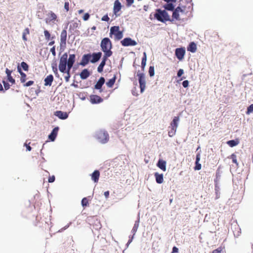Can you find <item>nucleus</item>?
<instances>
[{
    "instance_id": "nucleus-1",
    "label": "nucleus",
    "mask_w": 253,
    "mask_h": 253,
    "mask_svg": "<svg viewBox=\"0 0 253 253\" xmlns=\"http://www.w3.org/2000/svg\"><path fill=\"white\" fill-rule=\"evenodd\" d=\"M100 46L102 51L104 53V56L110 57L112 55L113 52L111 51L112 43L109 38H103L101 40Z\"/></svg>"
},
{
    "instance_id": "nucleus-2",
    "label": "nucleus",
    "mask_w": 253,
    "mask_h": 253,
    "mask_svg": "<svg viewBox=\"0 0 253 253\" xmlns=\"http://www.w3.org/2000/svg\"><path fill=\"white\" fill-rule=\"evenodd\" d=\"M154 17L158 21L162 22L170 20L169 14L165 10L157 9L154 14Z\"/></svg>"
},
{
    "instance_id": "nucleus-3",
    "label": "nucleus",
    "mask_w": 253,
    "mask_h": 253,
    "mask_svg": "<svg viewBox=\"0 0 253 253\" xmlns=\"http://www.w3.org/2000/svg\"><path fill=\"white\" fill-rule=\"evenodd\" d=\"M95 138L101 143H107L109 139L108 132L103 130L97 131L95 134Z\"/></svg>"
},
{
    "instance_id": "nucleus-4",
    "label": "nucleus",
    "mask_w": 253,
    "mask_h": 253,
    "mask_svg": "<svg viewBox=\"0 0 253 253\" xmlns=\"http://www.w3.org/2000/svg\"><path fill=\"white\" fill-rule=\"evenodd\" d=\"M114 35V39L116 41H119L123 37V33L122 31H120L119 26H113L110 28V32L109 36L112 38V35Z\"/></svg>"
},
{
    "instance_id": "nucleus-5",
    "label": "nucleus",
    "mask_w": 253,
    "mask_h": 253,
    "mask_svg": "<svg viewBox=\"0 0 253 253\" xmlns=\"http://www.w3.org/2000/svg\"><path fill=\"white\" fill-rule=\"evenodd\" d=\"M68 58V54L67 53H64L59 59V70L61 73H64L67 70V59Z\"/></svg>"
},
{
    "instance_id": "nucleus-6",
    "label": "nucleus",
    "mask_w": 253,
    "mask_h": 253,
    "mask_svg": "<svg viewBox=\"0 0 253 253\" xmlns=\"http://www.w3.org/2000/svg\"><path fill=\"white\" fill-rule=\"evenodd\" d=\"M137 76L138 77V82L140 85V92L142 93L146 87L145 75L143 73H137Z\"/></svg>"
},
{
    "instance_id": "nucleus-7",
    "label": "nucleus",
    "mask_w": 253,
    "mask_h": 253,
    "mask_svg": "<svg viewBox=\"0 0 253 253\" xmlns=\"http://www.w3.org/2000/svg\"><path fill=\"white\" fill-rule=\"evenodd\" d=\"M67 28L63 29L60 34V45L61 47H65L67 37Z\"/></svg>"
},
{
    "instance_id": "nucleus-8",
    "label": "nucleus",
    "mask_w": 253,
    "mask_h": 253,
    "mask_svg": "<svg viewBox=\"0 0 253 253\" xmlns=\"http://www.w3.org/2000/svg\"><path fill=\"white\" fill-rule=\"evenodd\" d=\"M121 43L124 46H134L137 44V42L132 40L130 38H126L121 41Z\"/></svg>"
},
{
    "instance_id": "nucleus-9",
    "label": "nucleus",
    "mask_w": 253,
    "mask_h": 253,
    "mask_svg": "<svg viewBox=\"0 0 253 253\" xmlns=\"http://www.w3.org/2000/svg\"><path fill=\"white\" fill-rule=\"evenodd\" d=\"M175 54L178 60H182L185 54V49L184 47L177 48L175 49Z\"/></svg>"
},
{
    "instance_id": "nucleus-10",
    "label": "nucleus",
    "mask_w": 253,
    "mask_h": 253,
    "mask_svg": "<svg viewBox=\"0 0 253 253\" xmlns=\"http://www.w3.org/2000/svg\"><path fill=\"white\" fill-rule=\"evenodd\" d=\"M76 56L75 54H70L68 59H67V68L71 69L75 62Z\"/></svg>"
},
{
    "instance_id": "nucleus-11",
    "label": "nucleus",
    "mask_w": 253,
    "mask_h": 253,
    "mask_svg": "<svg viewBox=\"0 0 253 253\" xmlns=\"http://www.w3.org/2000/svg\"><path fill=\"white\" fill-rule=\"evenodd\" d=\"M57 19L56 15L52 11H50L47 14V17L46 18L45 21L46 23H50L51 22H54Z\"/></svg>"
},
{
    "instance_id": "nucleus-12",
    "label": "nucleus",
    "mask_w": 253,
    "mask_h": 253,
    "mask_svg": "<svg viewBox=\"0 0 253 253\" xmlns=\"http://www.w3.org/2000/svg\"><path fill=\"white\" fill-rule=\"evenodd\" d=\"M91 57V55L90 54H86L83 55L82 61L80 63V64L83 66L87 64L89 61H90V58Z\"/></svg>"
},
{
    "instance_id": "nucleus-13",
    "label": "nucleus",
    "mask_w": 253,
    "mask_h": 253,
    "mask_svg": "<svg viewBox=\"0 0 253 253\" xmlns=\"http://www.w3.org/2000/svg\"><path fill=\"white\" fill-rule=\"evenodd\" d=\"M90 97L92 104L99 103L103 101V99L97 95H91Z\"/></svg>"
},
{
    "instance_id": "nucleus-14",
    "label": "nucleus",
    "mask_w": 253,
    "mask_h": 253,
    "mask_svg": "<svg viewBox=\"0 0 253 253\" xmlns=\"http://www.w3.org/2000/svg\"><path fill=\"white\" fill-rule=\"evenodd\" d=\"M54 115L58 117L59 119L64 120L68 118V114L67 112H62L61 111H57L54 113Z\"/></svg>"
},
{
    "instance_id": "nucleus-15",
    "label": "nucleus",
    "mask_w": 253,
    "mask_h": 253,
    "mask_svg": "<svg viewBox=\"0 0 253 253\" xmlns=\"http://www.w3.org/2000/svg\"><path fill=\"white\" fill-rule=\"evenodd\" d=\"M59 130L58 127H55L53 128L51 133L48 135V138L52 141H53L57 135L58 131Z\"/></svg>"
},
{
    "instance_id": "nucleus-16",
    "label": "nucleus",
    "mask_w": 253,
    "mask_h": 253,
    "mask_svg": "<svg viewBox=\"0 0 253 253\" xmlns=\"http://www.w3.org/2000/svg\"><path fill=\"white\" fill-rule=\"evenodd\" d=\"M183 12V10L181 9V8L178 6L172 12V19L176 20H179V12Z\"/></svg>"
},
{
    "instance_id": "nucleus-17",
    "label": "nucleus",
    "mask_w": 253,
    "mask_h": 253,
    "mask_svg": "<svg viewBox=\"0 0 253 253\" xmlns=\"http://www.w3.org/2000/svg\"><path fill=\"white\" fill-rule=\"evenodd\" d=\"M108 57H109L108 56L103 55L102 60L97 68V71L99 73H101L103 71V68L106 64V61H107Z\"/></svg>"
},
{
    "instance_id": "nucleus-18",
    "label": "nucleus",
    "mask_w": 253,
    "mask_h": 253,
    "mask_svg": "<svg viewBox=\"0 0 253 253\" xmlns=\"http://www.w3.org/2000/svg\"><path fill=\"white\" fill-rule=\"evenodd\" d=\"M102 53L101 52H98L97 53H93L91 55L92 58L90 59V62L91 63L96 62L100 59Z\"/></svg>"
},
{
    "instance_id": "nucleus-19",
    "label": "nucleus",
    "mask_w": 253,
    "mask_h": 253,
    "mask_svg": "<svg viewBox=\"0 0 253 253\" xmlns=\"http://www.w3.org/2000/svg\"><path fill=\"white\" fill-rule=\"evenodd\" d=\"M100 176V172L98 170H95L91 174V179L95 183L98 182L99 178Z\"/></svg>"
},
{
    "instance_id": "nucleus-20",
    "label": "nucleus",
    "mask_w": 253,
    "mask_h": 253,
    "mask_svg": "<svg viewBox=\"0 0 253 253\" xmlns=\"http://www.w3.org/2000/svg\"><path fill=\"white\" fill-rule=\"evenodd\" d=\"M12 72V71L9 70L7 68L6 69L5 73L7 75V80L11 84H13L15 83V81L11 75Z\"/></svg>"
},
{
    "instance_id": "nucleus-21",
    "label": "nucleus",
    "mask_w": 253,
    "mask_h": 253,
    "mask_svg": "<svg viewBox=\"0 0 253 253\" xmlns=\"http://www.w3.org/2000/svg\"><path fill=\"white\" fill-rule=\"evenodd\" d=\"M157 166L162 170L164 171L166 170V162L165 161L160 159L157 164Z\"/></svg>"
},
{
    "instance_id": "nucleus-22",
    "label": "nucleus",
    "mask_w": 253,
    "mask_h": 253,
    "mask_svg": "<svg viewBox=\"0 0 253 253\" xmlns=\"http://www.w3.org/2000/svg\"><path fill=\"white\" fill-rule=\"evenodd\" d=\"M90 74L87 69H84L81 72L80 76L82 80H85L87 79Z\"/></svg>"
},
{
    "instance_id": "nucleus-23",
    "label": "nucleus",
    "mask_w": 253,
    "mask_h": 253,
    "mask_svg": "<svg viewBox=\"0 0 253 253\" xmlns=\"http://www.w3.org/2000/svg\"><path fill=\"white\" fill-rule=\"evenodd\" d=\"M18 72L21 75L20 81L22 83H24L26 81V75L22 71L21 68L19 66L17 67Z\"/></svg>"
},
{
    "instance_id": "nucleus-24",
    "label": "nucleus",
    "mask_w": 253,
    "mask_h": 253,
    "mask_svg": "<svg viewBox=\"0 0 253 253\" xmlns=\"http://www.w3.org/2000/svg\"><path fill=\"white\" fill-rule=\"evenodd\" d=\"M156 181L157 183L159 184H161L164 181V177H163V174H159L158 172H155L154 174Z\"/></svg>"
},
{
    "instance_id": "nucleus-25",
    "label": "nucleus",
    "mask_w": 253,
    "mask_h": 253,
    "mask_svg": "<svg viewBox=\"0 0 253 253\" xmlns=\"http://www.w3.org/2000/svg\"><path fill=\"white\" fill-rule=\"evenodd\" d=\"M121 7L122 6L119 1H115L114 6V13L115 15H117V13L121 10Z\"/></svg>"
},
{
    "instance_id": "nucleus-26",
    "label": "nucleus",
    "mask_w": 253,
    "mask_h": 253,
    "mask_svg": "<svg viewBox=\"0 0 253 253\" xmlns=\"http://www.w3.org/2000/svg\"><path fill=\"white\" fill-rule=\"evenodd\" d=\"M179 120V117H174L173 119V120L170 123V126L169 127H173V128L177 129Z\"/></svg>"
},
{
    "instance_id": "nucleus-27",
    "label": "nucleus",
    "mask_w": 253,
    "mask_h": 253,
    "mask_svg": "<svg viewBox=\"0 0 253 253\" xmlns=\"http://www.w3.org/2000/svg\"><path fill=\"white\" fill-rule=\"evenodd\" d=\"M53 81V77L52 75L47 76L44 79V85L50 86Z\"/></svg>"
},
{
    "instance_id": "nucleus-28",
    "label": "nucleus",
    "mask_w": 253,
    "mask_h": 253,
    "mask_svg": "<svg viewBox=\"0 0 253 253\" xmlns=\"http://www.w3.org/2000/svg\"><path fill=\"white\" fill-rule=\"evenodd\" d=\"M105 83V79L103 77H101L95 85V88L100 89L101 88L102 85Z\"/></svg>"
},
{
    "instance_id": "nucleus-29",
    "label": "nucleus",
    "mask_w": 253,
    "mask_h": 253,
    "mask_svg": "<svg viewBox=\"0 0 253 253\" xmlns=\"http://www.w3.org/2000/svg\"><path fill=\"white\" fill-rule=\"evenodd\" d=\"M51 68L55 76L59 77V75L58 72L57 64L56 61H54L51 63Z\"/></svg>"
},
{
    "instance_id": "nucleus-30",
    "label": "nucleus",
    "mask_w": 253,
    "mask_h": 253,
    "mask_svg": "<svg viewBox=\"0 0 253 253\" xmlns=\"http://www.w3.org/2000/svg\"><path fill=\"white\" fill-rule=\"evenodd\" d=\"M187 50L193 53L195 52L197 50L196 44L194 42H191L188 46Z\"/></svg>"
},
{
    "instance_id": "nucleus-31",
    "label": "nucleus",
    "mask_w": 253,
    "mask_h": 253,
    "mask_svg": "<svg viewBox=\"0 0 253 253\" xmlns=\"http://www.w3.org/2000/svg\"><path fill=\"white\" fill-rule=\"evenodd\" d=\"M116 79V75H114L113 78L110 79L107 83L106 85L109 87H112L114 84Z\"/></svg>"
},
{
    "instance_id": "nucleus-32",
    "label": "nucleus",
    "mask_w": 253,
    "mask_h": 253,
    "mask_svg": "<svg viewBox=\"0 0 253 253\" xmlns=\"http://www.w3.org/2000/svg\"><path fill=\"white\" fill-rule=\"evenodd\" d=\"M239 143V141L238 139L236 140H231L228 141L227 142V144L230 146L231 147H234L237 145Z\"/></svg>"
},
{
    "instance_id": "nucleus-33",
    "label": "nucleus",
    "mask_w": 253,
    "mask_h": 253,
    "mask_svg": "<svg viewBox=\"0 0 253 253\" xmlns=\"http://www.w3.org/2000/svg\"><path fill=\"white\" fill-rule=\"evenodd\" d=\"M146 60H147L146 53L145 52H144L143 56L142 57V61H141V68H142V70H144V68L146 66Z\"/></svg>"
},
{
    "instance_id": "nucleus-34",
    "label": "nucleus",
    "mask_w": 253,
    "mask_h": 253,
    "mask_svg": "<svg viewBox=\"0 0 253 253\" xmlns=\"http://www.w3.org/2000/svg\"><path fill=\"white\" fill-rule=\"evenodd\" d=\"M30 33L29 29L27 28L24 29L22 34V39L24 41H27V35Z\"/></svg>"
},
{
    "instance_id": "nucleus-35",
    "label": "nucleus",
    "mask_w": 253,
    "mask_h": 253,
    "mask_svg": "<svg viewBox=\"0 0 253 253\" xmlns=\"http://www.w3.org/2000/svg\"><path fill=\"white\" fill-rule=\"evenodd\" d=\"M70 70L71 69L67 68V70H66V72L64 73L66 74V75L65 76L64 78L65 81L66 82H68L69 81L70 78L71 77V75L70 74Z\"/></svg>"
},
{
    "instance_id": "nucleus-36",
    "label": "nucleus",
    "mask_w": 253,
    "mask_h": 253,
    "mask_svg": "<svg viewBox=\"0 0 253 253\" xmlns=\"http://www.w3.org/2000/svg\"><path fill=\"white\" fill-rule=\"evenodd\" d=\"M169 128H170V129L169 130V131L168 132V134L169 137H172L175 134L177 129L173 128V127H169Z\"/></svg>"
},
{
    "instance_id": "nucleus-37",
    "label": "nucleus",
    "mask_w": 253,
    "mask_h": 253,
    "mask_svg": "<svg viewBox=\"0 0 253 253\" xmlns=\"http://www.w3.org/2000/svg\"><path fill=\"white\" fill-rule=\"evenodd\" d=\"M44 35L45 39L46 41H49V40L51 39V35L47 30H45L44 31Z\"/></svg>"
},
{
    "instance_id": "nucleus-38",
    "label": "nucleus",
    "mask_w": 253,
    "mask_h": 253,
    "mask_svg": "<svg viewBox=\"0 0 253 253\" xmlns=\"http://www.w3.org/2000/svg\"><path fill=\"white\" fill-rule=\"evenodd\" d=\"M21 68H22V69L25 71H28L29 70V66L25 62L23 61L21 63Z\"/></svg>"
},
{
    "instance_id": "nucleus-39",
    "label": "nucleus",
    "mask_w": 253,
    "mask_h": 253,
    "mask_svg": "<svg viewBox=\"0 0 253 253\" xmlns=\"http://www.w3.org/2000/svg\"><path fill=\"white\" fill-rule=\"evenodd\" d=\"M88 205L89 203L87 199L86 198H84L82 200V205L83 206V207H86L88 206Z\"/></svg>"
},
{
    "instance_id": "nucleus-40",
    "label": "nucleus",
    "mask_w": 253,
    "mask_h": 253,
    "mask_svg": "<svg viewBox=\"0 0 253 253\" xmlns=\"http://www.w3.org/2000/svg\"><path fill=\"white\" fill-rule=\"evenodd\" d=\"M165 8L169 10H173L174 9V5L172 3H168L165 6Z\"/></svg>"
},
{
    "instance_id": "nucleus-41",
    "label": "nucleus",
    "mask_w": 253,
    "mask_h": 253,
    "mask_svg": "<svg viewBox=\"0 0 253 253\" xmlns=\"http://www.w3.org/2000/svg\"><path fill=\"white\" fill-rule=\"evenodd\" d=\"M154 67L150 66L149 69V74L150 77H153L154 75Z\"/></svg>"
},
{
    "instance_id": "nucleus-42",
    "label": "nucleus",
    "mask_w": 253,
    "mask_h": 253,
    "mask_svg": "<svg viewBox=\"0 0 253 253\" xmlns=\"http://www.w3.org/2000/svg\"><path fill=\"white\" fill-rule=\"evenodd\" d=\"M231 158L232 159V162L233 163L236 164L237 165H238V162H237V157H236V156L235 154H232L231 155Z\"/></svg>"
},
{
    "instance_id": "nucleus-43",
    "label": "nucleus",
    "mask_w": 253,
    "mask_h": 253,
    "mask_svg": "<svg viewBox=\"0 0 253 253\" xmlns=\"http://www.w3.org/2000/svg\"><path fill=\"white\" fill-rule=\"evenodd\" d=\"M2 83L3 84L5 90H6L9 89L10 85L7 82H5V81H2Z\"/></svg>"
},
{
    "instance_id": "nucleus-44",
    "label": "nucleus",
    "mask_w": 253,
    "mask_h": 253,
    "mask_svg": "<svg viewBox=\"0 0 253 253\" xmlns=\"http://www.w3.org/2000/svg\"><path fill=\"white\" fill-rule=\"evenodd\" d=\"M253 112V104L250 105L247 109V114H249Z\"/></svg>"
},
{
    "instance_id": "nucleus-45",
    "label": "nucleus",
    "mask_w": 253,
    "mask_h": 253,
    "mask_svg": "<svg viewBox=\"0 0 253 253\" xmlns=\"http://www.w3.org/2000/svg\"><path fill=\"white\" fill-rule=\"evenodd\" d=\"M201 165L199 163V162L195 163V166L194 167L195 170H200L201 169Z\"/></svg>"
},
{
    "instance_id": "nucleus-46",
    "label": "nucleus",
    "mask_w": 253,
    "mask_h": 253,
    "mask_svg": "<svg viewBox=\"0 0 253 253\" xmlns=\"http://www.w3.org/2000/svg\"><path fill=\"white\" fill-rule=\"evenodd\" d=\"M138 225H139L138 223H135L134 224V226H133V227L132 228V232L133 233H135L136 232V231L137 230V228L138 227Z\"/></svg>"
},
{
    "instance_id": "nucleus-47",
    "label": "nucleus",
    "mask_w": 253,
    "mask_h": 253,
    "mask_svg": "<svg viewBox=\"0 0 253 253\" xmlns=\"http://www.w3.org/2000/svg\"><path fill=\"white\" fill-rule=\"evenodd\" d=\"M50 51L52 53L53 56H55L56 55L55 46H53L50 48Z\"/></svg>"
},
{
    "instance_id": "nucleus-48",
    "label": "nucleus",
    "mask_w": 253,
    "mask_h": 253,
    "mask_svg": "<svg viewBox=\"0 0 253 253\" xmlns=\"http://www.w3.org/2000/svg\"><path fill=\"white\" fill-rule=\"evenodd\" d=\"M64 9L66 10V11L67 12L69 10V3L68 2H65L64 4Z\"/></svg>"
},
{
    "instance_id": "nucleus-49",
    "label": "nucleus",
    "mask_w": 253,
    "mask_h": 253,
    "mask_svg": "<svg viewBox=\"0 0 253 253\" xmlns=\"http://www.w3.org/2000/svg\"><path fill=\"white\" fill-rule=\"evenodd\" d=\"M34 81H29L28 82H27L25 84H24V86H29L34 84Z\"/></svg>"
},
{
    "instance_id": "nucleus-50",
    "label": "nucleus",
    "mask_w": 253,
    "mask_h": 253,
    "mask_svg": "<svg viewBox=\"0 0 253 253\" xmlns=\"http://www.w3.org/2000/svg\"><path fill=\"white\" fill-rule=\"evenodd\" d=\"M182 85L184 87H187L189 85V81L188 80L184 81L182 82Z\"/></svg>"
},
{
    "instance_id": "nucleus-51",
    "label": "nucleus",
    "mask_w": 253,
    "mask_h": 253,
    "mask_svg": "<svg viewBox=\"0 0 253 253\" xmlns=\"http://www.w3.org/2000/svg\"><path fill=\"white\" fill-rule=\"evenodd\" d=\"M55 176L54 175H52L51 176H49L48 179V181L49 183H51L54 181L55 180Z\"/></svg>"
},
{
    "instance_id": "nucleus-52",
    "label": "nucleus",
    "mask_w": 253,
    "mask_h": 253,
    "mask_svg": "<svg viewBox=\"0 0 253 253\" xmlns=\"http://www.w3.org/2000/svg\"><path fill=\"white\" fill-rule=\"evenodd\" d=\"M110 18L107 15H104L102 17V19L101 20L102 21H107L108 22Z\"/></svg>"
},
{
    "instance_id": "nucleus-53",
    "label": "nucleus",
    "mask_w": 253,
    "mask_h": 253,
    "mask_svg": "<svg viewBox=\"0 0 253 253\" xmlns=\"http://www.w3.org/2000/svg\"><path fill=\"white\" fill-rule=\"evenodd\" d=\"M201 159V155L200 153H198L196 155V162L195 163H198L199 162Z\"/></svg>"
},
{
    "instance_id": "nucleus-54",
    "label": "nucleus",
    "mask_w": 253,
    "mask_h": 253,
    "mask_svg": "<svg viewBox=\"0 0 253 253\" xmlns=\"http://www.w3.org/2000/svg\"><path fill=\"white\" fill-rule=\"evenodd\" d=\"M184 72H183V69H179L177 72V76L178 77H181L182 74H183Z\"/></svg>"
},
{
    "instance_id": "nucleus-55",
    "label": "nucleus",
    "mask_w": 253,
    "mask_h": 253,
    "mask_svg": "<svg viewBox=\"0 0 253 253\" xmlns=\"http://www.w3.org/2000/svg\"><path fill=\"white\" fill-rule=\"evenodd\" d=\"M89 14L88 13H85L83 17V19L84 21H86L89 19Z\"/></svg>"
},
{
    "instance_id": "nucleus-56",
    "label": "nucleus",
    "mask_w": 253,
    "mask_h": 253,
    "mask_svg": "<svg viewBox=\"0 0 253 253\" xmlns=\"http://www.w3.org/2000/svg\"><path fill=\"white\" fill-rule=\"evenodd\" d=\"M178 251V249L176 247H173L171 253H177Z\"/></svg>"
},
{
    "instance_id": "nucleus-57",
    "label": "nucleus",
    "mask_w": 253,
    "mask_h": 253,
    "mask_svg": "<svg viewBox=\"0 0 253 253\" xmlns=\"http://www.w3.org/2000/svg\"><path fill=\"white\" fill-rule=\"evenodd\" d=\"M54 37H51V41L48 43V45L49 46L53 45L55 41L53 40Z\"/></svg>"
},
{
    "instance_id": "nucleus-58",
    "label": "nucleus",
    "mask_w": 253,
    "mask_h": 253,
    "mask_svg": "<svg viewBox=\"0 0 253 253\" xmlns=\"http://www.w3.org/2000/svg\"><path fill=\"white\" fill-rule=\"evenodd\" d=\"M221 250L220 248L215 249L212 251V253H220Z\"/></svg>"
},
{
    "instance_id": "nucleus-59",
    "label": "nucleus",
    "mask_w": 253,
    "mask_h": 253,
    "mask_svg": "<svg viewBox=\"0 0 253 253\" xmlns=\"http://www.w3.org/2000/svg\"><path fill=\"white\" fill-rule=\"evenodd\" d=\"M30 144V143H29V144H25V145L26 146V148H27V150L29 151H30L32 149V148L29 145Z\"/></svg>"
},
{
    "instance_id": "nucleus-60",
    "label": "nucleus",
    "mask_w": 253,
    "mask_h": 253,
    "mask_svg": "<svg viewBox=\"0 0 253 253\" xmlns=\"http://www.w3.org/2000/svg\"><path fill=\"white\" fill-rule=\"evenodd\" d=\"M104 195L106 198H108L109 196V191H107L105 192Z\"/></svg>"
},
{
    "instance_id": "nucleus-61",
    "label": "nucleus",
    "mask_w": 253,
    "mask_h": 253,
    "mask_svg": "<svg viewBox=\"0 0 253 253\" xmlns=\"http://www.w3.org/2000/svg\"><path fill=\"white\" fill-rule=\"evenodd\" d=\"M96 221L99 224V225H97V224L96 225V228H100V226H101V225L100 224V222L97 219H96Z\"/></svg>"
},
{
    "instance_id": "nucleus-62",
    "label": "nucleus",
    "mask_w": 253,
    "mask_h": 253,
    "mask_svg": "<svg viewBox=\"0 0 253 253\" xmlns=\"http://www.w3.org/2000/svg\"><path fill=\"white\" fill-rule=\"evenodd\" d=\"M128 2V5H130L131 4H132L134 2V1H127Z\"/></svg>"
},
{
    "instance_id": "nucleus-63",
    "label": "nucleus",
    "mask_w": 253,
    "mask_h": 253,
    "mask_svg": "<svg viewBox=\"0 0 253 253\" xmlns=\"http://www.w3.org/2000/svg\"><path fill=\"white\" fill-rule=\"evenodd\" d=\"M3 88L2 87V84L0 83V91H3Z\"/></svg>"
},
{
    "instance_id": "nucleus-64",
    "label": "nucleus",
    "mask_w": 253,
    "mask_h": 253,
    "mask_svg": "<svg viewBox=\"0 0 253 253\" xmlns=\"http://www.w3.org/2000/svg\"><path fill=\"white\" fill-rule=\"evenodd\" d=\"M83 11H84V10H83L81 9V10H79V13H80H80H83Z\"/></svg>"
}]
</instances>
